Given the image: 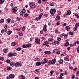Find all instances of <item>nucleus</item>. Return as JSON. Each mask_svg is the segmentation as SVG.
Returning <instances> with one entry per match:
<instances>
[{"label":"nucleus","mask_w":79,"mask_h":79,"mask_svg":"<svg viewBox=\"0 0 79 79\" xmlns=\"http://www.w3.org/2000/svg\"><path fill=\"white\" fill-rule=\"evenodd\" d=\"M29 5L31 8H32V9H34V8H35L36 7V6H35V4L32 2H30L29 3Z\"/></svg>","instance_id":"obj_1"},{"label":"nucleus","mask_w":79,"mask_h":79,"mask_svg":"<svg viewBox=\"0 0 79 79\" xmlns=\"http://www.w3.org/2000/svg\"><path fill=\"white\" fill-rule=\"evenodd\" d=\"M56 59H54L52 60L51 61L50 60H49L48 62V64L49 65H50L51 64L52 65L55 64V63H56Z\"/></svg>","instance_id":"obj_2"},{"label":"nucleus","mask_w":79,"mask_h":79,"mask_svg":"<svg viewBox=\"0 0 79 79\" xmlns=\"http://www.w3.org/2000/svg\"><path fill=\"white\" fill-rule=\"evenodd\" d=\"M56 12V10L55 9H51L50 11V13L51 14V16H54V13Z\"/></svg>","instance_id":"obj_3"},{"label":"nucleus","mask_w":79,"mask_h":79,"mask_svg":"<svg viewBox=\"0 0 79 79\" xmlns=\"http://www.w3.org/2000/svg\"><path fill=\"white\" fill-rule=\"evenodd\" d=\"M35 42L36 44H40V40L39 39L38 37H36L35 38Z\"/></svg>","instance_id":"obj_4"},{"label":"nucleus","mask_w":79,"mask_h":79,"mask_svg":"<svg viewBox=\"0 0 79 79\" xmlns=\"http://www.w3.org/2000/svg\"><path fill=\"white\" fill-rule=\"evenodd\" d=\"M15 77V75L13 74H10L9 76H7L6 77L7 79H13Z\"/></svg>","instance_id":"obj_5"},{"label":"nucleus","mask_w":79,"mask_h":79,"mask_svg":"<svg viewBox=\"0 0 79 79\" xmlns=\"http://www.w3.org/2000/svg\"><path fill=\"white\" fill-rule=\"evenodd\" d=\"M48 44H49L48 42V41H46L43 44V45H46L48 47L49 46V45H48Z\"/></svg>","instance_id":"obj_6"},{"label":"nucleus","mask_w":79,"mask_h":79,"mask_svg":"<svg viewBox=\"0 0 79 79\" xmlns=\"http://www.w3.org/2000/svg\"><path fill=\"white\" fill-rule=\"evenodd\" d=\"M47 26L46 24H45L43 27V30L44 32H46L47 31Z\"/></svg>","instance_id":"obj_7"},{"label":"nucleus","mask_w":79,"mask_h":79,"mask_svg":"<svg viewBox=\"0 0 79 79\" xmlns=\"http://www.w3.org/2000/svg\"><path fill=\"white\" fill-rule=\"evenodd\" d=\"M13 10V12L14 13H16L17 12V11L18 10V8L17 7H14V8L12 9Z\"/></svg>","instance_id":"obj_8"},{"label":"nucleus","mask_w":79,"mask_h":79,"mask_svg":"<svg viewBox=\"0 0 79 79\" xmlns=\"http://www.w3.org/2000/svg\"><path fill=\"white\" fill-rule=\"evenodd\" d=\"M20 65V66L21 65V63H19L17 62L14 64V66H15V67H18V66H19V65Z\"/></svg>","instance_id":"obj_9"},{"label":"nucleus","mask_w":79,"mask_h":79,"mask_svg":"<svg viewBox=\"0 0 79 79\" xmlns=\"http://www.w3.org/2000/svg\"><path fill=\"white\" fill-rule=\"evenodd\" d=\"M65 29H66L67 31H69L71 29V27L69 26H67L65 27Z\"/></svg>","instance_id":"obj_10"},{"label":"nucleus","mask_w":79,"mask_h":79,"mask_svg":"<svg viewBox=\"0 0 79 79\" xmlns=\"http://www.w3.org/2000/svg\"><path fill=\"white\" fill-rule=\"evenodd\" d=\"M8 57H12L13 56V53L12 52H10L8 54Z\"/></svg>","instance_id":"obj_11"},{"label":"nucleus","mask_w":79,"mask_h":79,"mask_svg":"<svg viewBox=\"0 0 79 79\" xmlns=\"http://www.w3.org/2000/svg\"><path fill=\"white\" fill-rule=\"evenodd\" d=\"M36 65L37 66H40L41 64H42V62H37L35 63Z\"/></svg>","instance_id":"obj_12"},{"label":"nucleus","mask_w":79,"mask_h":79,"mask_svg":"<svg viewBox=\"0 0 79 79\" xmlns=\"http://www.w3.org/2000/svg\"><path fill=\"white\" fill-rule=\"evenodd\" d=\"M64 59L65 61H69V56H66L64 57Z\"/></svg>","instance_id":"obj_13"},{"label":"nucleus","mask_w":79,"mask_h":79,"mask_svg":"<svg viewBox=\"0 0 79 79\" xmlns=\"http://www.w3.org/2000/svg\"><path fill=\"white\" fill-rule=\"evenodd\" d=\"M44 53L45 54H50L51 53V52L49 51H45Z\"/></svg>","instance_id":"obj_14"},{"label":"nucleus","mask_w":79,"mask_h":79,"mask_svg":"<svg viewBox=\"0 0 79 79\" xmlns=\"http://www.w3.org/2000/svg\"><path fill=\"white\" fill-rule=\"evenodd\" d=\"M8 50L7 49H4L3 50V52L5 53H8Z\"/></svg>","instance_id":"obj_15"},{"label":"nucleus","mask_w":79,"mask_h":79,"mask_svg":"<svg viewBox=\"0 0 79 79\" xmlns=\"http://www.w3.org/2000/svg\"><path fill=\"white\" fill-rule=\"evenodd\" d=\"M71 12L70 11V10H69L67 11V15H68V16H69V15H71Z\"/></svg>","instance_id":"obj_16"},{"label":"nucleus","mask_w":79,"mask_h":79,"mask_svg":"<svg viewBox=\"0 0 79 79\" xmlns=\"http://www.w3.org/2000/svg\"><path fill=\"white\" fill-rule=\"evenodd\" d=\"M47 61H48V60H47L46 59H44V62H43L42 63V64H45V63H47Z\"/></svg>","instance_id":"obj_17"},{"label":"nucleus","mask_w":79,"mask_h":79,"mask_svg":"<svg viewBox=\"0 0 79 79\" xmlns=\"http://www.w3.org/2000/svg\"><path fill=\"white\" fill-rule=\"evenodd\" d=\"M11 69H12V67H9L8 66H7V71H11Z\"/></svg>","instance_id":"obj_18"},{"label":"nucleus","mask_w":79,"mask_h":79,"mask_svg":"<svg viewBox=\"0 0 79 79\" xmlns=\"http://www.w3.org/2000/svg\"><path fill=\"white\" fill-rule=\"evenodd\" d=\"M27 47L28 48H29L31 47V43H28L27 44Z\"/></svg>","instance_id":"obj_19"},{"label":"nucleus","mask_w":79,"mask_h":79,"mask_svg":"<svg viewBox=\"0 0 79 79\" xmlns=\"http://www.w3.org/2000/svg\"><path fill=\"white\" fill-rule=\"evenodd\" d=\"M53 73H54V71H53V70H52L50 71V74H51V76H53Z\"/></svg>","instance_id":"obj_20"},{"label":"nucleus","mask_w":79,"mask_h":79,"mask_svg":"<svg viewBox=\"0 0 79 79\" xmlns=\"http://www.w3.org/2000/svg\"><path fill=\"white\" fill-rule=\"evenodd\" d=\"M4 2H5L4 0H0V5L3 4Z\"/></svg>","instance_id":"obj_21"},{"label":"nucleus","mask_w":79,"mask_h":79,"mask_svg":"<svg viewBox=\"0 0 79 79\" xmlns=\"http://www.w3.org/2000/svg\"><path fill=\"white\" fill-rule=\"evenodd\" d=\"M22 47L24 48H27V44H23L22 45Z\"/></svg>","instance_id":"obj_22"},{"label":"nucleus","mask_w":79,"mask_h":79,"mask_svg":"<svg viewBox=\"0 0 79 79\" xmlns=\"http://www.w3.org/2000/svg\"><path fill=\"white\" fill-rule=\"evenodd\" d=\"M43 15V13H41L39 15V18H40V19H41L42 18V16Z\"/></svg>","instance_id":"obj_23"},{"label":"nucleus","mask_w":79,"mask_h":79,"mask_svg":"<svg viewBox=\"0 0 79 79\" xmlns=\"http://www.w3.org/2000/svg\"><path fill=\"white\" fill-rule=\"evenodd\" d=\"M69 45V43H66L64 44V46L65 47H67Z\"/></svg>","instance_id":"obj_24"},{"label":"nucleus","mask_w":79,"mask_h":79,"mask_svg":"<svg viewBox=\"0 0 79 79\" xmlns=\"http://www.w3.org/2000/svg\"><path fill=\"white\" fill-rule=\"evenodd\" d=\"M4 23V19H2L0 20V23Z\"/></svg>","instance_id":"obj_25"},{"label":"nucleus","mask_w":79,"mask_h":79,"mask_svg":"<svg viewBox=\"0 0 79 79\" xmlns=\"http://www.w3.org/2000/svg\"><path fill=\"white\" fill-rule=\"evenodd\" d=\"M35 61H39V60H40V59L37 57V58H35Z\"/></svg>","instance_id":"obj_26"},{"label":"nucleus","mask_w":79,"mask_h":79,"mask_svg":"<svg viewBox=\"0 0 79 79\" xmlns=\"http://www.w3.org/2000/svg\"><path fill=\"white\" fill-rule=\"evenodd\" d=\"M16 44L15 42H12V43L11 44V46H14Z\"/></svg>","instance_id":"obj_27"},{"label":"nucleus","mask_w":79,"mask_h":79,"mask_svg":"<svg viewBox=\"0 0 79 79\" xmlns=\"http://www.w3.org/2000/svg\"><path fill=\"white\" fill-rule=\"evenodd\" d=\"M79 26V22L77 23H76L75 25V27H78Z\"/></svg>","instance_id":"obj_28"},{"label":"nucleus","mask_w":79,"mask_h":79,"mask_svg":"<svg viewBox=\"0 0 79 79\" xmlns=\"http://www.w3.org/2000/svg\"><path fill=\"white\" fill-rule=\"evenodd\" d=\"M6 63L8 64L10 63H11V60H6Z\"/></svg>","instance_id":"obj_29"},{"label":"nucleus","mask_w":79,"mask_h":79,"mask_svg":"<svg viewBox=\"0 0 79 79\" xmlns=\"http://www.w3.org/2000/svg\"><path fill=\"white\" fill-rule=\"evenodd\" d=\"M12 33V31H10L7 32V34L8 35H10Z\"/></svg>","instance_id":"obj_30"},{"label":"nucleus","mask_w":79,"mask_h":79,"mask_svg":"<svg viewBox=\"0 0 79 79\" xmlns=\"http://www.w3.org/2000/svg\"><path fill=\"white\" fill-rule=\"evenodd\" d=\"M29 16V15H28V14H27V13H25L24 14V17H25V18H26V17H27V16Z\"/></svg>","instance_id":"obj_31"},{"label":"nucleus","mask_w":79,"mask_h":79,"mask_svg":"<svg viewBox=\"0 0 79 79\" xmlns=\"http://www.w3.org/2000/svg\"><path fill=\"white\" fill-rule=\"evenodd\" d=\"M48 40L49 41H52V42H53L54 40L53 39V38H50L49 39H48Z\"/></svg>","instance_id":"obj_32"},{"label":"nucleus","mask_w":79,"mask_h":79,"mask_svg":"<svg viewBox=\"0 0 79 79\" xmlns=\"http://www.w3.org/2000/svg\"><path fill=\"white\" fill-rule=\"evenodd\" d=\"M62 63H63V60L61 59L59 60V63L60 64H61Z\"/></svg>","instance_id":"obj_33"},{"label":"nucleus","mask_w":79,"mask_h":79,"mask_svg":"<svg viewBox=\"0 0 79 79\" xmlns=\"http://www.w3.org/2000/svg\"><path fill=\"white\" fill-rule=\"evenodd\" d=\"M72 79H75V75H74V74H73L72 75Z\"/></svg>","instance_id":"obj_34"},{"label":"nucleus","mask_w":79,"mask_h":79,"mask_svg":"<svg viewBox=\"0 0 79 79\" xmlns=\"http://www.w3.org/2000/svg\"><path fill=\"white\" fill-rule=\"evenodd\" d=\"M11 19H10L8 18L7 19V23H10L11 22Z\"/></svg>","instance_id":"obj_35"},{"label":"nucleus","mask_w":79,"mask_h":79,"mask_svg":"<svg viewBox=\"0 0 79 79\" xmlns=\"http://www.w3.org/2000/svg\"><path fill=\"white\" fill-rule=\"evenodd\" d=\"M57 40L58 41H61V39L60 37H58L57 38Z\"/></svg>","instance_id":"obj_36"},{"label":"nucleus","mask_w":79,"mask_h":79,"mask_svg":"<svg viewBox=\"0 0 79 79\" xmlns=\"http://www.w3.org/2000/svg\"><path fill=\"white\" fill-rule=\"evenodd\" d=\"M22 11L23 13H26V10H25L24 9H23L22 10Z\"/></svg>","instance_id":"obj_37"},{"label":"nucleus","mask_w":79,"mask_h":79,"mask_svg":"<svg viewBox=\"0 0 79 79\" xmlns=\"http://www.w3.org/2000/svg\"><path fill=\"white\" fill-rule=\"evenodd\" d=\"M77 28H78L77 27H75L73 28L74 31H76L77 30Z\"/></svg>","instance_id":"obj_38"},{"label":"nucleus","mask_w":79,"mask_h":79,"mask_svg":"<svg viewBox=\"0 0 79 79\" xmlns=\"http://www.w3.org/2000/svg\"><path fill=\"white\" fill-rule=\"evenodd\" d=\"M21 77L22 78V79H25V77H24V76L23 75H21Z\"/></svg>","instance_id":"obj_39"},{"label":"nucleus","mask_w":79,"mask_h":79,"mask_svg":"<svg viewBox=\"0 0 79 79\" xmlns=\"http://www.w3.org/2000/svg\"><path fill=\"white\" fill-rule=\"evenodd\" d=\"M17 50V51H20V50H21V48H17L16 49Z\"/></svg>","instance_id":"obj_40"},{"label":"nucleus","mask_w":79,"mask_h":79,"mask_svg":"<svg viewBox=\"0 0 79 79\" xmlns=\"http://www.w3.org/2000/svg\"><path fill=\"white\" fill-rule=\"evenodd\" d=\"M41 19L39 17H36L35 18V20L36 21H39V20H40Z\"/></svg>","instance_id":"obj_41"},{"label":"nucleus","mask_w":79,"mask_h":79,"mask_svg":"<svg viewBox=\"0 0 79 79\" xmlns=\"http://www.w3.org/2000/svg\"><path fill=\"white\" fill-rule=\"evenodd\" d=\"M67 34H66L65 35H64V39H66L67 38Z\"/></svg>","instance_id":"obj_42"},{"label":"nucleus","mask_w":79,"mask_h":79,"mask_svg":"<svg viewBox=\"0 0 79 79\" xmlns=\"http://www.w3.org/2000/svg\"><path fill=\"white\" fill-rule=\"evenodd\" d=\"M64 35H65V34L63 33L62 34L60 35V37H63V36H64Z\"/></svg>","instance_id":"obj_43"},{"label":"nucleus","mask_w":79,"mask_h":79,"mask_svg":"<svg viewBox=\"0 0 79 79\" xmlns=\"http://www.w3.org/2000/svg\"><path fill=\"white\" fill-rule=\"evenodd\" d=\"M75 16H76L77 18H79V15L77 13H76L75 15Z\"/></svg>","instance_id":"obj_44"},{"label":"nucleus","mask_w":79,"mask_h":79,"mask_svg":"<svg viewBox=\"0 0 79 79\" xmlns=\"http://www.w3.org/2000/svg\"><path fill=\"white\" fill-rule=\"evenodd\" d=\"M10 66H13V65H14V63L13 62H11L10 63Z\"/></svg>","instance_id":"obj_45"},{"label":"nucleus","mask_w":79,"mask_h":79,"mask_svg":"<svg viewBox=\"0 0 79 79\" xmlns=\"http://www.w3.org/2000/svg\"><path fill=\"white\" fill-rule=\"evenodd\" d=\"M73 32H69V34H70V35H73Z\"/></svg>","instance_id":"obj_46"},{"label":"nucleus","mask_w":79,"mask_h":79,"mask_svg":"<svg viewBox=\"0 0 79 79\" xmlns=\"http://www.w3.org/2000/svg\"><path fill=\"white\" fill-rule=\"evenodd\" d=\"M20 15L21 16H23V13L22 11L20 13Z\"/></svg>","instance_id":"obj_47"},{"label":"nucleus","mask_w":79,"mask_h":79,"mask_svg":"<svg viewBox=\"0 0 79 79\" xmlns=\"http://www.w3.org/2000/svg\"><path fill=\"white\" fill-rule=\"evenodd\" d=\"M38 2L39 4H41L42 3V1L40 0H39L38 1Z\"/></svg>","instance_id":"obj_48"},{"label":"nucleus","mask_w":79,"mask_h":79,"mask_svg":"<svg viewBox=\"0 0 79 79\" xmlns=\"http://www.w3.org/2000/svg\"><path fill=\"white\" fill-rule=\"evenodd\" d=\"M1 32L2 34H3V33H4V32H5V31H4V30H2L1 31Z\"/></svg>","instance_id":"obj_49"},{"label":"nucleus","mask_w":79,"mask_h":79,"mask_svg":"<svg viewBox=\"0 0 79 79\" xmlns=\"http://www.w3.org/2000/svg\"><path fill=\"white\" fill-rule=\"evenodd\" d=\"M50 5L51 6H54V3H51Z\"/></svg>","instance_id":"obj_50"},{"label":"nucleus","mask_w":79,"mask_h":79,"mask_svg":"<svg viewBox=\"0 0 79 79\" xmlns=\"http://www.w3.org/2000/svg\"><path fill=\"white\" fill-rule=\"evenodd\" d=\"M4 28L5 29H6L7 28H8V26H7V25H6L5 26H4Z\"/></svg>","instance_id":"obj_51"},{"label":"nucleus","mask_w":79,"mask_h":79,"mask_svg":"<svg viewBox=\"0 0 79 79\" xmlns=\"http://www.w3.org/2000/svg\"><path fill=\"white\" fill-rule=\"evenodd\" d=\"M73 46H76V42H74L73 44Z\"/></svg>","instance_id":"obj_52"},{"label":"nucleus","mask_w":79,"mask_h":79,"mask_svg":"<svg viewBox=\"0 0 79 79\" xmlns=\"http://www.w3.org/2000/svg\"><path fill=\"white\" fill-rule=\"evenodd\" d=\"M56 53H57V54H58V55H59V54H60V51H58L56 52Z\"/></svg>","instance_id":"obj_53"},{"label":"nucleus","mask_w":79,"mask_h":79,"mask_svg":"<svg viewBox=\"0 0 79 79\" xmlns=\"http://www.w3.org/2000/svg\"><path fill=\"white\" fill-rule=\"evenodd\" d=\"M63 74H64L63 73H61L60 74V77H62V76H63Z\"/></svg>","instance_id":"obj_54"},{"label":"nucleus","mask_w":79,"mask_h":79,"mask_svg":"<svg viewBox=\"0 0 79 79\" xmlns=\"http://www.w3.org/2000/svg\"><path fill=\"white\" fill-rule=\"evenodd\" d=\"M13 56H16L17 55V53H13Z\"/></svg>","instance_id":"obj_55"},{"label":"nucleus","mask_w":79,"mask_h":79,"mask_svg":"<svg viewBox=\"0 0 79 79\" xmlns=\"http://www.w3.org/2000/svg\"><path fill=\"white\" fill-rule=\"evenodd\" d=\"M17 19L18 21H20V18L19 17L17 18Z\"/></svg>","instance_id":"obj_56"},{"label":"nucleus","mask_w":79,"mask_h":79,"mask_svg":"<svg viewBox=\"0 0 79 79\" xmlns=\"http://www.w3.org/2000/svg\"><path fill=\"white\" fill-rule=\"evenodd\" d=\"M4 58L2 57H0V60H4Z\"/></svg>","instance_id":"obj_57"},{"label":"nucleus","mask_w":79,"mask_h":79,"mask_svg":"<svg viewBox=\"0 0 79 79\" xmlns=\"http://www.w3.org/2000/svg\"><path fill=\"white\" fill-rule=\"evenodd\" d=\"M76 50H77V52L78 53H79V48H77Z\"/></svg>","instance_id":"obj_58"},{"label":"nucleus","mask_w":79,"mask_h":79,"mask_svg":"<svg viewBox=\"0 0 79 79\" xmlns=\"http://www.w3.org/2000/svg\"><path fill=\"white\" fill-rule=\"evenodd\" d=\"M73 66H74V64H75V62H74V60H73Z\"/></svg>","instance_id":"obj_59"},{"label":"nucleus","mask_w":79,"mask_h":79,"mask_svg":"<svg viewBox=\"0 0 79 79\" xmlns=\"http://www.w3.org/2000/svg\"><path fill=\"white\" fill-rule=\"evenodd\" d=\"M25 29H26V27H24L22 28V31H24V30H25Z\"/></svg>","instance_id":"obj_60"},{"label":"nucleus","mask_w":79,"mask_h":79,"mask_svg":"<svg viewBox=\"0 0 79 79\" xmlns=\"http://www.w3.org/2000/svg\"><path fill=\"white\" fill-rule=\"evenodd\" d=\"M19 34L20 36H22V35H23V34H22V33H19Z\"/></svg>","instance_id":"obj_61"},{"label":"nucleus","mask_w":79,"mask_h":79,"mask_svg":"<svg viewBox=\"0 0 79 79\" xmlns=\"http://www.w3.org/2000/svg\"><path fill=\"white\" fill-rule=\"evenodd\" d=\"M79 74V70L77 71V72L76 73V74H77V75L78 74Z\"/></svg>","instance_id":"obj_62"},{"label":"nucleus","mask_w":79,"mask_h":79,"mask_svg":"<svg viewBox=\"0 0 79 79\" xmlns=\"http://www.w3.org/2000/svg\"><path fill=\"white\" fill-rule=\"evenodd\" d=\"M39 69H37L35 70L36 72H37V73H38L39 72Z\"/></svg>","instance_id":"obj_63"},{"label":"nucleus","mask_w":79,"mask_h":79,"mask_svg":"<svg viewBox=\"0 0 79 79\" xmlns=\"http://www.w3.org/2000/svg\"><path fill=\"white\" fill-rule=\"evenodd\" d=\"M32 29H34V28H35V25H33L32 26Z\"/></svg>","instance_id":"obj_64"}]
</instances>
